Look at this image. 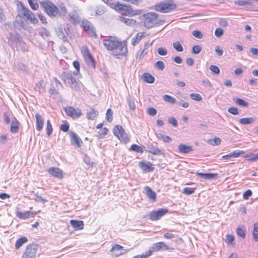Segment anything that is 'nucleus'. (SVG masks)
<instances>
[{
    "label": "nucleus",
    "mask_w": 258,
    "mask_h": 258,
    "mask_svg": "<svg viewBox=\"0 0 258 258\" xmlns=\"http://www.w3.org/2000/svg\"><path fill=\"white\" fill-rule=\"evenodd\" d=\"M168 213V210L166 209L162 208L157 210H153L150 212L149 218L152 221H157Z\"/></svg>",
    "instance_id": "nucleus-13"
},
{
    "label": "nucleus",
    "mask_w": 258,
    "mask_h": 258,
    "mask_svg": "<svg viewBox=\"0 0 258 258\" xmlns=\"http://www.w3.org/2000/svg\"><path fill=\"white\" fill-rule=\"evenodd\" d=\"M120 41L115 36H109L103 40V44L108 51H111Z\"/></svg>",
    "instance_id": "nucleus-11"
},
{
    "label": "nucleus",
    "mask_w": 258,
    "mask_h": 258,
    "mask_svg": "<svg viewBox=\"0 0 258 258\" xmlns=\"http://www.w3.org/2000/svg\"><path fill=\"white\" fill-rule=\"evenodd\" d=\"M70 224L75 230H80L84 228V222L82 220H71Z\"/></svg>",
    "instance_id": "nucleus-22"
},
{
    "label": "nucleus",
    "mask_w": 258,
    "mask_h": 258,
    "mask_svg": "<svg viewBox=\"0 0 258 258\" xmlns=\"http://www.w3.org/2000/svg\"><path fill=\"white\" fill-rule=\"evenodd\" d=\"M195 191V189L186 187L183 188L182 192L185 195H189L194 194Z\"/></svg>",
    "instance_id": "nucleus-52"
},
{
    "label": "nucleus",
    "mask_w": 258,
    "mask_h": 258,
    "mask_svg": "<svg viewBox=\"0 0 258 258\" xmlns=\"http://www.w3.org/2000/svg\"><path fill=\"white\" fill-rule=\"evenodd\" d=\"M244 152L243 151L237 150L231 153L233 158H236L239 157L240 155L244 154Z\"/></svg>",
    "instance_id": "nucleus-57"
},
{
    "label": "nucleus",
    "mask_w": 258,
    "mask_h": 258,
    "mask_svg": "<svg viewBox=\"0 0 258 258\" xmlns=\"http://www.w3.org/2000/svg\"><path fill=\"white\" fill-rule=\"evenodd\" d=\"M215 51L219 56H221L223 53L222 49L219 46H216Z\"/></svg>",
    "instance_id": "nucleus-64"
},
{
    "label": "nucleus",
    "mask_w": 258,
    "mask_h": 258,
    "mask_svg": "<svg viewBox=\"0 0 258 258\" xmlns=\"http://www.w3.org/2000/svg\"><path fill=\"white\" fill-rule=\"evenodd\" d=\"M38 246L36 244H28L25 250L26 254L31 255L32 257L35 258L36 254L37 252Z\"/></svg>",
    "instance_id": "nucleus-18"
},
{
    "label": "nucleus",
    "mask_w": 258,
    "mask_h": 258,
    "mask_svg": "<svg viewBox=\"0 0 258 258\" xmlns=\"http://www.w3.org/2000/svg\"><path fill=\"white\" fill-rule=\"evenodd\" d=\"M119 20L121 22L130 27L135 26L137 23L136 20L131 18L120 17Z\"/></svg>",
    "instance_id": "nucleus-23"
},
{
    "label": "nucleus",
    "mask_w": 258,
    "mask_h": 258,
    "mask_svg": "<svg viewBox=\"0 0 258 258\" xmlns=\"http://www.w3.org/2000/svg\"><path fill=\"white\" fill-rule=\"evenodd\" d=\"M192 35L194 37L199 39H201L203 37V35L199 30H195L192 32Z\"/></svg>",
    "instance_id": "nucleus-59"
},
{
    "label": "nucleus",
    "mask_w": 258,
    "mask_h": 258,
    "mask_svg": "<svg viewBox=\"0 0 258 258\" xmlns=\"http://www.w3.org/2000/svg\"><path fill=\"white\" fill-rule=\"evenodd\" d=\"M221 142V139L217 137H215L213 140H209L208 141V143L213 146L219 145Z\"/></svg>",
    "instance_id": "nucleus-48"
},
{
    "label": "nucleus",
    "mask_w": 258,
    "mask_h": 258,
    "mask_svg": "<svg viewBox=\"0 0 258 258\" xmlns=\"http://www.w3.org/2000/svg\"><path fill=\"white\" fill-rule=\"evenodd\" d=\"M252 195V191L250 189L245 191L243 194V198L244 200H247Z\"/></svg>",
    "instance_id": "nucleus-58"
},
{
    "label": "nucleus",
    "mask_w": 258,
    "mask_h": 258,
    "mask_svg": "<svg viewBox=\"0 0 258 258\" xmlns=\"http://www.w3.org/2000/svg\"><path fill=\"white\" fill-rule=\"evenodd\" d=\"M148 152L154 155H164V153L158 148L150 147Z\"/></svg>",
    "instance_id": "nucleus-33"
},
{
    "label": "nucleus",
    "mask_w": 258,
    "mask_h": 258,
    "mask_svg": "<svg viewBox=\"0 0 258 258\" xmlns=\"http://www.w3.org/2000/svg\"><path fill=\"white\" fill-rule=\"evenodd\" d=\"M81 54L86 63L89 67L95 69V60L92 55L88 47L87 46H83L81 48Z\"/></svg>",
    "instance_id": "nucleus-6"
},
{
    "label": "nucleus",
    "mask_w": 258,
    "mask_h": 258,
    "mask_svg": "<svg viewBox=\"0 0 258 258\" xmlns=\"http://www.w3.org/2000/svg\"><path fill=\"white\" fill-rule=\"evenodd\" d=\"M28 241V238L25 236H22L18 239L15 243V248L16 249H19L24 243Z\"/></svg>",
    "instance_id": "nucleus-29"
},
{
    "label": "nucleus",
    "mask_w": 258,
    "mask_h": 258,
    "mask_svg": "<svg viewBox=\"0 0 258 258\" xmlns=\"http://www.w3.org/2000/svg\"><path fill=\"white\" fill-rule=\"evenodd\" d=\"M116 12L124 16L134 17L142 13L140 9L134 10L131 6L123 4L118 2L114 3L111 7Z\"/></svg>",
    "instance_id": "nucleus-1"
},
{
    "label": "nucleus",
    "mask_w": 258,
    "mask_h": 258,
    "mask_svg": "<svg viewBox=\"0 0 258 258\" xmlns=\"http://www.w3.org/2000/svg\"><path fill=\"white\" fill-rule=\"evenodd\" d=\"M69 137L72 145L79 148L81 147L83 142L77 133L73 131L70 132Z\"/></svg>",
    "instance_id": "nucleus-14"
},
{
    "label": "nucleus",
    "mask_w": 258,
    "mask_h": 258,
    "mask_svg": "<svg viewBox=\"0 0 258 258\" xmlns=\"http://www.w3.org/2000/svg\"><path fill=\"white\" fill-rule=\"evenodd\" d=\"M144 26L147 28H151L161 24L159 15L155 12H148L142 15Z\"/></svg>",
    "instance_id": "nucleus-2"
},
{
    "label": "nucleus",
    "mask_w": 258,
    "mask_h": 258,
    "mask_svg": "<svg viewBox=\"0 0 258 258\" xmlns=\"http://www.w3.org/2000/svg\"><path fill=\"white\" fill-rule=\"evenodd\" d=\"M130 150L140 154L144 152L143 148L137 144H133L130 147Z\"/></svg>",
    "instance_id": "nucleus-35"
},
{
    "label": "nucleus",
    "mask_w": 258,
    "mask_h": 258,
    "mask_svg": "<svg viewBox=\"0 0 258 258\" xmlns=\"http://www.w3.org/2000/svg\"><path fill=\"white\" fill-rule=\"evenodd\" d=\"M158 52L161 55H165L167 54V50L163 47H159L158 49Z\"/></svg>",
    "instance_id": "nucleus-63"
},
{
    "label": "nucleus",
    "mask_w": 258,
    "mask_h": 258,
    "mask_svg": "<svg viewBox=\"0 0 258 258\" xmlns=\"http://www.w3.org/2000/svg\"><path fill=\"white\" fill-rule=\"evenodd\" d=\"M254 121V119L252 117H247L240 118L239 120L240 123L242 124H248L252 123Z\"/></svg>",
    "instance_id": "nucleus-38"
},
{
    "label": "nucleus",
    "mask_w": 258,
    "mask_h": 258,
    "mask_svg": "<svg viewBox=\"0 0 258 258\" xmlns=\"http://www.w3.org/2000/svg\"><path fill=\"white\" fill-rule=\"evenodd\" d=\"M190 98L195 101H201L202 100V97L198 93H191L189 95Z\"/></svg>",
    "instance_id": "nucleus-46"
},
{
    "label": "nucleus",
    "mask_w": 258,
    "mask_h": 258,
    "mask_svg": "<svg viewBox=\"0 0 258 258\" xmlns=\"http://www.w3.org/2000/svg\"><path fill=\"white\" fill-rule=\"evenodd\" d=\"M168 122L169 123L172 124L174 126H177L178 125L177 121L174 117H171L168 118Z\"/></svg>",
    "instance_id": "nucleus-61"
},
{
    "label": "nucleus",
    "mask_w": 258,
    "mask_h": 258,
    "mask_svg": "<svg viewBox=\"0 0 258 258\" xmlns=\"http://www.w3.org/2000/svg\"><path fill=\"white\" fill-rule=\"evenodd\" d=\"M202 50V48L199 45H195L192 48V52L194 54H198Z\"/></svg>",
    "instance_id": "nucleus-56"
},
{
    "label": "nucleus",
    "mask_w": 258,
    "mask_h": 258,
    "mask_svg": "<svg viewBox=\"0 0 258 258\" xmlns=\"http://www.w3.org/2000/svg\"><path fill=\"white\" fill-rule=\"evenodd\" d=\"M81 27L89 37L96 38L97 32L93 25L87 20H83L81 22Z\"/></svg>",
    "instance_id": "nucleus-10"
},
{
    "label": "nucleus",
    "mask_w": 258,
    "mask_h": 258,
    "mask_svg": "<svg viewBox=\"0 0 258 258\" xmlns=\"http://www.w3.org/2000/svg\"><path fill=\"white\" fill-rule=\"evenodd\" d=\"M28 3L31 8L34 11L38 10L39 8L38 4L35 0H28Z\"/></svg>",
    "instance_id": "nucleus-40"
},
{
    "label": "nucleus",
    "mask_w": 258,
    "mask_h": 258,
    "mask_svg": "<svg viewBox=\"0 0 258 258\" xmlns=\"http://www.w3.org/2000/svg\"><path fill=\"white\" fill-rule=\"evenodd\" d=\"M174 48L178 52H182L183 50V47L181 43L178 41H176L173 43Z\"/></svg>",
    "instance_id": "nucleus-43"
},
{
    "label": "nucleus",
    "mask_w": 258,
    "mask_h": 258,
    "mask_svg": "<svg viewBox=\"0 0 258 258\" xmlns=\"http://www.w3.org/2000/svg\"><path fill=\"white\" fill-rule=\"evenodd\" d=\"M108 132L107 127H103L98 132V137L99 138H103L107 134Z\"/></svg>",
    "instance_id": "nucleus-44"
},
{
    "label": "nucleus",
    "mask_w": 258,
    "mask_h": 258,
    "mask_svg": "<svg viewBox=\"0 0 258 258\" xmlns=\"http://www.w3.org/2000/svg\"><path fill=\"white\" fill-rule=\"evenodd\" d=\"M40 212H41V211H40V210H39L38 211H34V212L26 211L24 212L17 211L16 213V214L17 217L20 219H26L30 217H34L37 214L40 213Z\"/></svg>",
    "instance_id": "nucleus-15"
},
{
    "label": "nucleus",
    "mask_w": 258,
    "mask_h": 258,
    "mask_svg": "<svg viewBox=\"0 0 258 258\" xmlns=\"http://www.w3.org/2000/svg\"><path fill=\"white\" fill-rule=\"evenodd\" d=\"M252 235L254 240L258 242V223H255L253 225Z\"/></svg>",
    "instance_id": "nucleus-36"
},
{
    "label": "nucleus",
    "mask_w": 258,
    "mask_h": 258,
    "mask_svg": "<svg viewBox=\"0 0 258 258\" xmlns=\"http://www.w3.org/2000/svg\"><path fill=\"white\" fill-rule=\"evenodd\" d=\"M228 112L233 115H237L238 114V109L236 107H230L228 110Z\"/></svg>",
    "instance_id": "nucleus-60"
},
{
    "label": "nucleus",
    "mask_w": 258,
    "mask_h": 258,
    "mask_svg": "<svg viewBox=\"0 0 258 258\" xmlns=\"http://www.w3.org/2000/svg\"><path fill=\"white\" fill-rule=\"evenodd\" d=\"M234 101L238 105L247 107L248 105V103L242 99L236 98L233 99Z\"/></svg>",
    "instance_id": "nucleus-37"
},
{
    "label": "nucleus",
    "mask_w": 258,
    "mask_h": 258,
    "mask_svg": "<svg viewBox=\"0 0 258 258\" xmlns=\"http://www.w3.org/2000/svg\"><path fill=\"white\" fill-rule=\"evenodd\" d=\"M210 70L214 74H219L220 73V69L219 68L215 65H211L210 67Z\"/></svg>",
    "instance_id": "nucleus-55"
},
{
    "label": "nucleus",
    "mask_w": 258,
    "mask_h": 258,
    "mask_svg": "<svg viewBox=\"0 0 258 258\" xmlns=\"http://www.w3.org/2000/svg\"><path fill=\"white\" fill-rule=\"evenodd\" d=\"M113 132L115 136H116L120 142L125 144L130 141V138L123 128L122 126L119 125H115L113 129Z\"/></svg>",
    "instance_id": "nucleus-9"
},
{
    "label": "nucleus",
    "mask_w": 258,
    "mask_h": 258,
    "mask_svg": "<svg viewBox=\"0 0 258 258\" xmlns=\"http://www.w3.org/2000/svg\"><path fill=\"white\" fill-rule=\"evenodd\" d=\"M146 35V32H139L138 33L135 37L132 40V44L133 46L136 45Z\"/></svg>",
    "instance_id": "nucleus-28"
},
{
    "label": "nucleus",
    "mask_w": 258,
    "mask_h": 258,
    "mask_svg": "<svg viewBox=\"0 0 258 258\" xmlns=\"http://www.w3.org/2000/svg\"><path fill=\"white\" fill-rule=\"evenodd\" d=\"M142 78L144 82L148 83H153L155 81L154 77L147 73L143 74Z\"/></svg>",
    "instance_id": "nucleus-30"
},
{
    "label": "nucleus",
    "mask_w": 258,
    "mask_h": 258,
    "mask_svg": "<svg viewBox=\"0 0 258 258\" xmlns=\"http://www.w3.org/2000/svg\"><path fill=\"white\" fill-rule=\"evenodd\" d=\"M60 78L64 84L76 90L79 89V83L77 79L73 76L70 72L64 71L61 75Z\"/></svg>",
    "instance_id": "nucleus-5"
},
{
    "label": "nucleus",
    "mask_w": 258,
    "mask_h": 258,
    "mask_svg": "<svg viewBox=\"0 0 258 258\" xmlns=\"http://www.w3.org/2000/svg\"><path fill=\"white\" fill-rule=\"evenodd\" d=\"M113 112L112 110L110 108H109L107 110L106 113V120L109 122H111L112 121L113 119Z\"/></svg>",
    "instance_id": "nucleus-45"
},
{
    "label": "nucleus",
    "mask_w": 258,
    "mask_h": 258,
    "mask_svg": "<svg viewBox=\"0 0 258 258\" xmlns=\"http://www.w3.org/2000/svg\"><path fill=\"white\" fill-rule=\"evenodd\" d=\"M235 239L234 237L231 234H228L226 236V242L227 244H234V240Z\"/></svg>",
    "instance_id": "nucleus-51"
},
{
    "label": "nucleus",
    "mask_w": 258,
    "mask_h": 258,
    "mask_svg": "<svg viewBox=\"0 0 258 258\" xmlns=\"http://www.w3.org/2000/svg\"><path fill=\"white\" fill-rule=\"evenodd\" d=\"M73 64L74 67L76 69V71L74 72V74L76 75H77L80 73V62H79L78 60H75L73 61Z\"/></svg>",
    "instance_id": "nucleus-47"
},
{
    "label": "nucleus",
    "mask_w": 258,
    "mask_h": 258,
    "mask_svg": "<svg viewBox=\"0 0 258 258\" xmlns=\"http://www.w3.org/2000/svg\"><path fill=\"white\" fill-rule=\"evenodd\" d=\"M196 174L200 176L201 177H203L205 179H213L215 177H217L218 174L217 173H199L197 172Z\"/></svg>",
    "instance_id": "nucleus-32"
},
{
    "label": "nucleus",
    "mask_w": 258,
    "mask_h": 258,
    "mask_svg": "<svg viewBox=\"0 0 258 258\" xmlns=\"http://www.w3.org/2000/svg\"><path fill=\"white\" fill-rule=\"evenodd\" d=\"M162 249L168 250L169 249V247L164 242L162 241L158 242L154 244L153 246H152V249L154 251H157Z\"/></svg>",
    "instance_id": "nucleus-27"
},
{
    "label": "nucleus",
    "mask_w": 258,
    "mask_h": 258,
    "mask_svg": "<svg viewBox=\"0 0 258 258\" xmlns=\"http://www.w3.org/2000/svg\"><path fill=\"white\" fill-rule=\"evenodd\" d=\"M20 127V123L16 117L12 119L10 126V131L12 134L17 133Z\"/></svg>",
    "instance_id": "nucleus-21"
},
{
    "label": "nucleus",
    "mask_w": 258,
    "mask_h": 258,
    "mask_svg": "<svg viewBox=\"0 0 258 258\" xmlns=\"http://www.w3.org/2000/svg\"><path fill=\"white\" fill-rule=\"evenodd\" d=\"M46 130L47 136H50L51 135L53 131L52 126L50 120H47Z\"/></svg>",
    "instance_id": "nucleus-39"
},
{
    "label": "nucleus",
    "mask_w": 258,
    "mask_h": 258,
    "mask_svg": "<svg viewBox=\"0 0 258 258\" xmlns=\"http://www.w3.org/2000/svg\"><path fill=\"white\" fill-rule=\"evenodd\" d=\"M111 52L112 55L116 58L120 59L126 57L128 54L127 41L120 40Z\"/></svg>",
    "instance_id": "nucleus-3"
},
{
    "label": "nucleus",
    "mask_w": 258,
    "mask_h": 258,
    "mask_svg": "<svg viewBox=\"0 0 258 258\" xmlns=\"http://www.w3.org/2000/svg\"><path fill=\"white\" fill-rule=\"evenodd\" d=\"M178 150L180 153L187 154L193 151V148L191 146H188L184 144H180L178 145Z\"/></svg>",
    "instance_id": "nucleus-24"
},
{
    "label": "nucleus",
    "mask_w": 258,
    "mask_h": 258,
    "mask_svg": "<svg viewBox=\"0 0 258 258\" xmlns=\"http://www.w3.org/2000/svg\"><path fill=\"white\" fill-rule=\"evenodd\" d=\"M41 6L43 8L46 14L50 17H55L57 15L60 14L59 9L49 1L41 3Z\"/></svg>",
    "instance_id": "nucleus-8"
},
{
    "label": "nucleus",
    "mask_w": 258,
    "mask_h": 258,
    "mask_svg": "<svg viewBox=\"0 0 258 258\" xmlns=\"http://www.w3.org/2000/svg\"><path fill=\"white\" fill-rule=\"evenodd\" d=\"M244 158L249 162L257 161H258V153L246 155Z\"/></svg>",
    "instance_id": "nucleus-34"
},
{
    "label": "nucleus",
    "mask_w": 258,
    "mask_h": 258,
    "mask_svg": "<svg viewBox=\"0 0 258 258\" xmlns=\"http://www.w3.org/2000/svg\"><path fill=\"white\" fill-rule=\"evenodd\" d=\"M163 98L164 100L166 102L170 103L171 104H174L176 103V99L170 95H164Z\"/></svg>",
    "instance_id": "nucleus-41"
},
{
    "label": "nucleus",
    "mask_w": 258,
    "mask_h": 258,
    "mask_svg": "<svg viewBox=\"0 0 258 258\" xmlns=\"http://www.w3.org/2000/svg\"><path fill=\"white\" fill-rule=\"evenodd\" d=\"M236 233L239 236L242 237V238H244L245 237V230L241 227H238L237 228Z\"/></svg>",
    "instance_id": "nucleus-50"
},
{
    "label": "nucleus",
    "mask_w": 258,
    "mask_h": 258,
    "mask_svg": "<svg viewBox=\"0 0 258 258\" xmlns=\"http://www.w3.org/2000/svg\"><path fill=\"white\" fill-rule=\"evenodd\" d=\"M64 110L68 116L74 119L80 117L82 115V111L79 108L68 106L64 108Z\"/></svg>",
    "instance_id": "nucleus-12"
},
{
    "label": "nucleus",
    "mask_w": 258,
    "mask_h": 258,
    "mask_svg": "<svg viewBox=\"0 0 258 258\" xmlns=\"http://www.w3.org/2000/svg\"><path fill=\"white\" fill-rule=\"evenodd\" d=\"M177 8V5L173 0H167L161 2L154 6V10L162 13H168L174 11Z\"/></svg>",
    "instance_id": "nucleus-4"
},
{
    "label": "nucleus",
    "mask_w": 258,
    "mask_h": 258,
    "mask_svg": "<svg viewBox=\"0 0 258 258\" xmlns=\"http://www.w3.org/2000/svg\"><path fill=\"white\" fill-rule=\"evenodd\" d=\"M158 138L164 143H168L172 141V139L169 136L163 135L162 134H159Z\"/></svg>",
    "instance_id": "nucleus-42"
},
{
    "label": "nucleus",
    "mask_w": 258,
    "mask_h": 258,
    "mask_svg": "<svg viewBox=\"0 0 258 258\" xmlns=\"http://www.w3.org/2000/svg\"><path fill=\"white\" fill-rule=\"evenodd\" d=\"M156 68L160 70H163L165 68V64L161 60H158L155 64Z\"/></svg>",
    "instance_id": "nucleus-53"
},
{
    "label": "nucleus",
    "mask_w": 258,
    "mask_h": 258,
    "mask_svg": "<svg viewBox=\"0 0 258 258\" xmlns=\"http://www.w3.org/2000/svg\"><path fill=\"white\" fill-rule=\"evenodd\" d=\"M223 33L224 31L222 29L220 28L216 29L215 31V35L217 37L219 38L221 37L223 35Z\"/></svg>",
    "instance_id": "nucleus-54"
},
{
    "label": "nucleus",
    "mask_w": 258,
    "mask_h": 258,
    "mask_svg": "<svg viewBox=\"0 0 258 258\" xmlns=\"http://www.w3.org/2000/svg\"><path fill=\"white\" fill-rule=\"evenodd\" d=\"M48 173L52 177L58 179L63 178V172L59 168L52 167L48 169Z\"/></svg>",
    "instance_id": "nucleus-16"
},
{
    "label": "nucleus",
    "mask_w": 258,
    "mask_h": 258,
    "mask_svg": "<svg viewBox=\"0 0 258 258\" xmlns=\"http://www.w3.org/2000/svg\"><path fill=\"white\" fill-rule=\"evenodd\" d=\"M147 112L149 115L154 116L156 114L157 111L154 108L150 107L148 109Z\"/></svg>",
    "instance_id": "nucleus-62"
},
{
    "label": "nucleus",
    "mask_w": 258,
    "mask_h": 258,
    "mask_svg": "<svg viewBox=\"0 0 258 258\" xmlns=\"http://www.w3.org/2000/svg\"><path fill=\"white\" fill-rule=\"evenodd\" d=\"M252 1L258 2V0H238L235 2V4L240 6H251Z\"/></svg>",
    "instance_id": "nucleus-31"
},
{
    "label": "nucleus",
    "mask_w": 258,
    "mask_h": 258,
    "mask_svg": "<svg viewBox=\"0 0 258 258\" xmlns=\"http://www.w3.org/2000/svg\"><path fill=\"white\" fill-rule=\"evenodd\" d=\"M69 123L67 122V121L64 120L63 121V123L61 124L60 126V129L64 132H67L69 131Z\"/></svg>",
    "instance_id": "nucleus-49"
},
{
    "label": "nucleus",
    "mask_w": 258,
    "mask_h": 258,
    "mask_svg": "<svg viewBox=\"0 0 258 258\" xmlns=\"http://www.w3.org/2000/svg\"><path fill=\"white\" fill-rule=\"evenodd\" d=\"M145 193L147 197L153 202H155L156 200L157 195L155 191L152 190V189L148 186L144 187Z\"/></svg>",
    "instance_id": "nucleus-25"
},
{
    "label": "nucleus",
    "mask_w": 258,
    "mask_h": 258,
    "mask_svg": "<svg viewBox=\"0 0 258 258\" xmlns=\"http://www.w3.org/2000/svg\"><path fill=\"white\" fill-rule=\"evenodd\" d=\"M138 166L144 172H149L154 170V165L149 162H139Z\"/></svg>",
    "instance_id": "nucleus-17"
},
{
    "label": "nucleus",
    "mask_w": 258,
    "mask_h": 258,
    "mask_svg": "<svg viewBox=\"0 0 258 258\" xmlns=\"http://www.w3.org/2000/svg\"><path fill=\"white\" fill-rule=\"evenodd\" d=\"M36 118V130L40 132L41 131L44 126V119L42 116L39 113H36L35 114Z\"/></svg>",
    "instance_id": "nucleus-20"
},
{
    "label": "nucleus",
    "mask_w": 258,
    "mask_h": 258,
    "mask_svg": "<svg viewBox=\"0 0 258 258\" xmlns=\"http://www.w3.org/2000/svg\"><path fill=\"white\" fill-rule=\"evenodd\" d=\"M123 249V247L122 246L116 244L112 246L110 249V252H112V254L114 257H118L123 254L122 250Z\"/></svg>",
    "instance_id": "nucleus-19"
},
{
    "label": "nucleus",
    "mask_w": 258,
    "mask_h": 258,
    "mask_svg": "<svg viewBox=\"0 0 258 258\" xmlns=\"http://www.w3.org/2000/svg\"><path fill=\"white\" fill-rule=\"evenodd\" d=\"M98 114V111L94 108H90L86 112V116L89 120L95 119Z\"/></svg>",
    "instance_id": "nucleus-26"
},
{
    "label": "nucleus",
    "mask_w": 258,
    "mask_h": 258,
    "mask_svg": "<svg viewBox=\"0 0 258 258\" xmlns=\"http://www.w3.org/2000/svg\"><path fill=\"white\" fill-rule=\"evenodd\" d=\"M20 4L23 11V16L25 18V21L27 23H32L34 25L37 24L38 20L35 14L26 7L22 2H20Z\"/></svg>",
    "instance_id": "nucleus-7"
}]
</instances>
